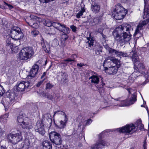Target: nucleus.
<instances>
[{
    "label": "nucleus",
    "mask_w": 149,
    "mask_h": 149,
    "mask_svg": "<svg viewBox=\"0 0 149 149\" xmlns=\"http://www.w3.org/2000/svg\"><path fill=\"white\" fill-rule=\"evenodd\" d=\"M131 29L130 25L123 24L116 29L113 35L115 39L120 42L125 43L128 42L131 39L132 35L129 31Z\"/></svg>",
    "instance_id": "obj_1"
},
{
    "label": "nucleus",
    "mask_w": 149,
    "mask_h": 149,
    "mask_svg": "<svg viewBox=\"0 0 149 149\" xmlns=\"http://www.w3.org/2000/svg\"><path fill=\"white\" fill-rule=\"evenodd\" d=\"M131 58L134 63L135 70L136 71H139L141 74L144 75L146 78H149V73L148 72L143 64L139 62L137 54L133 53Z\"/></svg>",
    "instance_id": "obj_2"
},
{
    "label": "nucleus",
    "mask_w": 149,
    "mask_h": 149,
    "mask_svg": "<svg viewBox=\"0 0 149 149\" xmlns=\"http://www.w3.org/2000/svg\"><path fill=\"white\" fill-rule=\"evenodd\" d=\"M127 90L129 94L133 93V94L131 95L128 100H123L120 98H118L115 99L117 104L116 105L119 107L126 106L133 104L136 100V96L135 94L134 93V92H133L132 89L130 88L128 89Z\"/></svg>",
    "instance_id": "obj_3"
},
{
    "label": "nucleus",
    "mask_w": 149,
    "mask_h": 149,
    "mask_svg": "<svg viewBox=\"0 0 149 149\" xmlns=\"http://www.w3.org/2000/svg\"><path fill=\"white\" fill-rule=\"evenodd\" d=\"M18 122L22 128L29 129L33 128V125L31 120L26 117L24 114L20 115L17 117Z\"/></svg>",
    "instance_id": "obj_4"
},
{
    "label": "nucleus",
    "mask_w": 149,
    "mask_h": 149,
    "mask_svg": "<svg viewBox=\"0 0 149 149\" xmlns=\"http://www.w3.org/2000/svg\"><path fill=\"white\" fill-rule=\"evenodd\" d=\"M127 10L120 4L116 6L115 10L112 12L113 16L116 20H120L124 18L127 14Z\"/></svg>",
    "instance_id": "obj_5"
},
{
    "label": "nucleus",
    "mask_w": 149,
    "mask_h": 149,
    "mask_svg": "<svg viewBox=\"0 0 149 149\" xmlns=\"http://www.w3.org/2000/svg\"><path fill=\"white\" fill-rule=\"evenodd\" d=\"M32 49L30 47L24 48L21 50L19 54V58L22 60H26L33 55Z\"/></svg>",
    "instance_id": "obj_6"
},
{
    "label": "nucleus",
    "mask_w": 149,
    "mask_h": 149,
    "mask_svg": "<svg viewBox=\"0 0 149 149\" xmlns=\"http://www.w3.org/2000/svg\"><path fill=\"white\" fill-rule=\"evenodd\" d=\"M105 131L102 132L99 136V139L96 143L92 145L90 147L91 149H100L107 146V143L103 140L102 138L106 135Z\"/></svg>",
    "instance_id": "obj_7"
},
{
    "label": "nucleus",
    "mask_w": 149,
    "mask_h": 149,
    "mask_svg": "<svg viewBox=\"0 0 149 149\" xmlns=\"http://www.w3.org/2000/svg\"><path fill=\"white\" fill-rule=\"evenodd\" d=\"M112 65H117L118 67H120V61L115 58L108 57L105 59L103 63L104 69L112 66Z\"/></svg>",
    "instance_id": "obj_8"
},
{
    "label": "nucleus",
    "mask_w": 149,
    "mask_h": 149,
    "mask_svg": "<svg viewBox=\"0 0 149 149\" xmlns=\"http://www.w3.org/2000/svg\"><path fill=\"white\" fill-rule=\"evenodd\" d=\"M144 19L147 18L145 20L140 23L137 26L135 32V34H136L139 33V30H141L142 27L144 25L147 24L149 22V9L144 7V14L143 15Z\"/></svg>",
    "instance_id": "obj_9"
},
{
    "label": "nucleus",
    "mask_w": 149,
    "mask_h": 149,
    "mask_svg": "<svg viewBox=\"0 0 149 149\" xmlns=\"http://www.w3.org/2000/svg\"><path fill=\"white\" fill-rule=\"evenodd\" d=\"M11 37L15 40H20L23 38V34L18 27H14L10 32Z\"/></svg>",
    "instance_id": "obj_10"
},
{
    "label": "nucleus",
    "mask_w": 149,
    "mask_h": 149,
    "mask_svg": "<svg viewBox=\"0 0 149 149\" xmlns=\"http://www.w3.org/2000/svg\"><path fill=\"white\" fill-rule=\"evenodd\" d=\"M49 136L51 141L56 145H60L62 142L61 135L56 132L53 131L50 132Z\"/></svg>",
    "instance_id": "obj_11"
},
{
    "label": "nucleus",
    "mask_w": 149,
    "mask_h": 149,
    "mask_svg": "<svg viewBox=\"0 0 149 149\" xmlns=\"http://www.w3.org/2000/svg\"><path fill=\"white\" fill-rule=\"evenodd\" d=\"M135 126L133 124L127 125L121 128L117 129V130L120 132L125 133H132L135 131Z\"/></svg>",
    "instance_id": "obj_12"
},
{
    "label": "nucleus",
    "mask_w": 149,
    "mask_h": 149,
    "mask_svg": "<svg viewBox=\"0 0 149 149\" xmlns=\"http://www.w3.org/2000/svg\"><path fill=\"white\" fill-rule=\"evenodd\" d=\"M29 85V83L28 81H22L18 82L17 84L14 87V89L18 91H23L27 88Z\"/></svg>",
    "instance_id": "obj_13"
},
{
    "label": "nucleus",
    "mask_w": 149,
    "mask_h": 149,
    "mask_svg": "<svg viewBox=\"0 0 149 149\" xmlns=\"http://www.w3.org/2000/svg\"><path fill=\"white\" fill-rule=\"evenodd\" d=\"M35 130L36 132L43 136L45 133L44 128V124L42 121H38L36 124Z\"/></svg>",
    "instance_id": "obj_14"
},
{
    "label": "nucleus",
    "mask_w": 149,
    "mask_h": 149,
    "mask_svg": "<svg viewBox=\"0 0 149 149\" xmlns=\"http://www.w3.org/2000/svg\"><path fill=\"white\" fill-rule=\"evenodd\" d=\"M52 24L54 27L59 31L64 33H66L65 31L67 33L68 32L69 29L66 27L64 25L57 22H53Z\"/></svg>",
    "instance_id": "obj_15"
},
{
    "label": "nucleus",
    "mask_w": 149,
    "mask_h": 149,
    "mask_svg": "<svg viewBox=\"0 0 149 149\" xmlns=\"http://www.w3.org/2000/svg\"><path fill=\"white\" fill-rule=\"evenodd\" d=\"M108 51L109 53L113 55H116L117 56L120 58L121 57H127L129 56V55L127 53L117 51L111 48L109 49Z\"/></svg>",
    "instance_id": "obj_16"
},
{
    "label": "nucleus",
    "mask_w": 149,
    "mask_h": 149,
    "mask_svg": "<svg viewBox=\"0 0 149 149\" xmlns=\"http://www.w3.org/2000/svg\"><path fill=\"white\" fill-rule=\"evenodd\" d=\"M117 66L115 65H112V66L105 69L104 70L109 74H114L117 72L118 68H119Z\"/></svg>",
    "instance_id": "obj_17"
},
{
    "label": "nucleus",
    "mask_w": 149,
    "mask_h": 149,
    "mask_svg": "<svg viewBox=\"0 0 149 149\" xmlns=\"http://www.w3.org/2000/svg\"><path fill=\"white\" fill-rule=\"evenodd\" d=\"M14 99L15 97H13V98H8L4 100H1V102L4 105L5 110L7 109L10 105V103H12V102L14 100Z\"/></svg>",
    "instance_id": "obj_18"
},
{
    "label": "nucleus",
    "mask_w": 149,
    "mask_h": 149,
    "mask_svg": "<svg viewBox=\"0 0 149 149\" xmlns=\"http://www.w3.org/2000/svg\"><path fill=\"white\" fill-rule=\"evenodd\" d=\"M41 43L44 50L46 52H48L50 50V45L49 43L46 41H44L43 39L42 40Z\"/></svg>",
    "instance_id": "obj_19"
},
{
    "label": "nucleus",
    "mask_w": 149,
    "mask_h": 149,
    "mask_svg": "<svg viewBox=\"0 0 149 149\" xmlns=\"http://www.w3.org/2000/svg\"><path fill=\"white\" fill-rule=\"evenodd\" d=\"M85 5L82 3L81 4L80 8L76 12V17L79 18L81 16L83 13L85 12V9L84 8Z\"/></svg>",
    "instance_id": "obj_20"
},
{
    "label": "nucleus",
    "mask_w": 149,
    "mask_h": 149,
    "mask_svg": "<svg viewBox=\"0 0 149 149\" xmlns=\"http://www.w3.org/2000/svg\"><path fill=\"white\" fill-rule=\"evenodd\" d=\"M39 69V66L36 64L33 66L30 72V74L32 77H34L37 73Z\"/></svg>",
    "instance_id": "obj_21"
},
{
    "label": "nucleus",
    "mask_w": 149,
    "mask_h": 149,
    "mask_svg": "<svg viewBox=\"0 0 149 149\" xmlns=\"http://www.w3.org/2000/svg\"><path fill=\"white\" fill-rule=\"evenodd\" d=\"M68 120L67 117L65 116V117L64 118V121L62 120L60 121L59 124L58 125H56V126L60 129H64L66 126Z\"/></svg>",
    "instance_id": "obj_22"
},
{
    "label": "nucleus",
    "mask_w": 149,
    "mask_h": 149,
    "mask_svg": "<svg viewBox=\"0 0 149 149\" xmlns=\"http://www.w3.org/2000/svg\"><path fill=\"white\" fill-rule=\"evenodd\" d=\"M15 144L22 140V136L20 132L19 131L18 133L15 134Z\"/></svg>",
    "instance_id": "obj_23"
},
{
    "label": "nucleus",
    "mask_w": 149,
    "mask_h": 149,
    "mask_svg": "<svg viewBox=\"0 0 149 149\" xmlns=\"http://www.w3.org/2000/svg\"><path fill=\"white\" fill-rule=\"evenodd\" d=\"M89 79L91 81V83L97 84L99 83L100 79L98 76L93 75L89 78Z\"/></svg>",
    "instance_id": "obj_24"
},
{
    "label": "nucleus",
    "mask_w": 149,
    "mask_h": 149,
    "mask_svg": "<svg viewBox=\"0 0 149 149\" xmlns=\"http://www.w3.org/2000/svg\"><path fill=\"white\" fill-rule=\"evenodd\" d=\"M15 134L10 133L7 135V139L8 141L12 143V144H15Z\"/></svg>",
    "instance_id": "obj_25"
},
{
    "label": "nucleus",
    "mask_w": 149,
    "mask_h": 149,
    "mask_svg": "<svg viewBox=\"0 0 149 149\" xmlns=\"http://www.w3.org/2000/svg\"><path fill=\"white\" fill-rule=\"evenodd\" d=\"M43 149H52L51 143L48 141H44L42 143Z\"/></svg>",
    "instance_id": "obj_26"
},
{
    "label": "nucleus",
    "mask_w": 149,
    "mask_h": 149,
    "mask_svg": "<svg viewBox=\"0 0 149 149\" xmlns=\"http://www.w3.org/2000/svg\"><path fill=\"white\" fill-rule=\"evenodd\" d=\"M91 9L92 11L95 13L98 12L100 10V6L96 4L92 5Z\"/></svg>",
    "instance_id": "obj_27"
},
{
    "label": "nucleus",
    "mask_w": 149,
    "mask_h": 149,
    "mask_svg": "<svg viewBox=\"0 0 149 149\" xmlns=\"http://www.w3.org/2000/svg\"><path fill=\"white\" fill-rule=\"evenodd\" d=\"M87 39L88 40V41L86 43H88V46L90 47L93 46V45L94 40L93 38L91 36V33H90L89 37H87Z\"/></svg>",
    "instance_id": "obj_28"
},
{
    "label": "nucleus",
    "mask_w": 149,
    "mask_h": 149,
    "mask_svg": "<svg viewBox=\"0 0 149 149\" xmlns=\"http://www.w3.org/2000/svg\"><path fill=\"white\" fill-rule=\"evenodd\" d=\"M14 44L11 42V39L8 38L6 40V47L7 49H9L13 47Z\"/></svg>",
    "instance_id": "obj_29"
},
{
    "label": "nucleus",
    "mask_w": 149,
    "mask_h": 149,
    "mask_svg": "<svg viewBox=\"0 0 149 149\" xmlns=\"http://www.w3.org/2000/svg\"><path fill=\"white\" fill-rule=\"evenodd\" d=\"M22 145H23L22 147L23 148H24L25 149H27L30 146V143L28 139H26L22 142Z\"/></svg>",
    "instance_id": "obj_30"
},
{
    "label": "nucleus",
    "mask_w": 149,
    "mask_h": 149,
    "mask_svg": "<svg viewBox=\"0 0 149 149\" xmlns=\"http://www.w3.org/2000/svg\"><path fill=\"white\" fill-rule=\"evenodd\" d=\"M30 17L33 21L36 22V23H40V22H41L42 21V19L41 18L38 17L36 16L31 15L30 16Z\"/></svg>",
    "instance_id": "obj_31"
},
{
    "label": "nucleus",
    "mask_w": 149,
    "mask_h": 149,
    "mask_svg": "<svg viewBox=\"0 0 149 149\" xmlns=\"http://www.w3.org/2000/svg\"><path fill=\"white\" fill-rule=\"evenodd\" d=\"M136 126L138 128H139L141 130H143V125L142 124L141 122V120H138L135 123Z\"/></svg>",
    "instance_id": "obj_32"
},
{
    "label": "nucleus",
    "mask_w": 149,
    "mask_h": 149,
    "mask_svg": "<svg viewBox=\"0 0 149 149\" xmlns=\"http://www.w3.org/2000/svg\"><path fill=\"white\" fill-rule=\"evenodd\" d=\"M8 116V113H6L2 116H0V119L4 123H6Z\"/></svg>",
    "instance_id": "obj_33"
},
{
    "label": "nucleus",
    "mask_w": 149,
    "mask_h": 149,
    "mask_svg": "<svg viewBox=\"0 0 149 149\" xmlns=\"http://www.w3.org/2000/svg\"><path fill=\"white\" fill-rule=\"evenodd\" d=\"M43 24L46 26L50 27L52 26H53V22H52L50 20L47 19L45 20Z\"/></svg>",
    "instance_id": "obj_34"
},
{
    "label": "nucleus",
    "mask_w": 149,
    "mask_h": 149,
    "mask_svg": "<svg viewBox=\"0 0 149 149\" xmlns=\"http://www.w3.org/2000/svg\"><path fill=\"white\" fill-rule=\"evenodd\" d=\"M11 49L12 53H14L17 52L18 50V47L17 46H16L15 45H13V47L12 48H10L9 49Z\"/></svg>",
    "instance_id": "obj_35"
},
{
    "label": "nucleus",
    "mask_w": 149,
    "mask_h": 149,
    "mask_svg": "<svg viewBox=\"0 0 149 149\" xmlns=\"http://www.w3.org/2000/svg\"><path fill=\"white\" fill-rule=\"evenodd\" d=\"M60 114L61 115H63L64 116V118L65 117V116L67 117L65 113V112L60 111H55L54 112V116L56 114Z\"/></svg>",
    "instance_id": "obj_36"
},
{
    "label": "nucleus",
    "mask_w": 149,
    "mask_h": 149,
    "mask_svg": "<svg viewBox=\"0 0 149 149\" xmlns=\"http://www.w3.org/2000/svg\"><path fill=\"white\" fill-rule=\"evenodd\" d=\"M39 33L38 31L36 29H34L31 32V34L34 36H36Z\"/></svg>",
    "instance_id": "obj_37"
},
{
    "label": "nucleus",
    "mask_w": 149,
    "mask_h": 149,
    "mask_svg": "<svg viewBox=\"0 0 149 149\" xmlns=\"http://www.w3.org/2000/svg\"><path fill=\"white\" fill-rule=\"evenodd\" d=\"M58 45V40H54L52 42V46L54 47H55L57 46Z\"/></svg>",
    "instance_id": "obj_38"
},
{
    "label": "nucleus",
    "mask_w": 149,
    "mask_h": 149,
    "mask_svg": "<svg viewBox=\"0 0 149 149\" xmlns=\"http://www.w3.org/2000/svg\"><path fill=\"white\" fill-rule=\"evenodd\" d=\"M54 86V85L51 84L50 83H48L46 84V89H50Z\"/></svg>",
    "instance_id": "obj_39"
},
{
    "label": "nucleus",
    "mask_w": 149,
    "mask_h": 149,
    "mask_svg": "<svg viewBox=\"0 0 149 149\" xmlns=\"http://www.w3.org/2000/svg\"><path fill=\"white\" fill-rule=\"evenodd\" d=\"M5 93L3 87L0 85V96H2Z\"/></svg>",
    "instance_id": "obj_40"
},
{
    "label": "nucleus",
    "mask_w": 149,
    "mask_h": 149,
    "mask_svg": "<svg viewBox=\"0 0 149 149\" xmlns=\"http://www.w3.org/2000/svg\"><path fill=\"white\" fill-rule=\"evenodd\" d=\"M63 77L61 79V81L63 82H67L68 81V77L65 74H64L63 75Z\"/></svg>",
    "instance_id": "obj_41"
},
{
    "label": "nucleus",
    "mask_w": 149,
    "mask_h": 149,
    "mask_svg": "<svg viewBox=\"0 0 149 149\" xmlns=\"http://www.w3.org/2000/svg\"><path fill=\"white\" fill-rule=\"evenodd\" d=\"M45 97L50 100H52L53 99V95L51 94L47 93Z\"/></svg>",
    "instance_id": "obj_42"
},
{
    "label": "nucleus",
    "mask_w": 149,
    "mask_h": 149,
    "mask_svg": "<svg viewBox=\"0 0 149 149\" xmlns=\"http://www.w3.org/2000/svg\"><path fill=\"white\" fill-rule=\"evenodd\" d=\"M74 61V60H72L70 58H68L64 60V61H67L68 62V63H70V64H72V62Z\"/></svg>",
    "instance_id": "obj_43"
},
{
    "label": "nucleus",
    "mask_w": 149,
    "mask_h": 149,
    "mask_svg": "<svg viewBox=\"0 0 149 149\" xmlns=\"http://www.w3.org/2000/svg\"><path fill=\"white\" fill-rule=\"evenodd\" d=\"M70 28L73 32H76L77 30V28L75 26L73 25H72L70 26Z\"/></svg>",
    "instance_id": "obj_44"
},
{
    "label": "nucleus",
    "mask_w": 149,
    "mask_h": 149,
    "mask_svg": "<svg viewBox=\"0 0 149 149\" xmlns=\"http://www.w3.org/2000/svg\"><path fill=\"white\" fill-rule=\"evenodd\" d=\"M86 125H90L92 122V120L91 119H88L87 121H85Z\"/></svg>",
    "instance_id": "obj_45"
},
{
    "label": "nucleus",
    "mask_w": 149,
    "mask_h": 149,
    "mask_svg": "<svg viewBox=\"0 0 149 149\" xmlns=\"http://www.w3.org/2000/svg\"><path fill=\"white\" fill-rule=\"evenodd\" d=\"M32 27L36 29L38 27L39 24L38 23H34L31 25Z\"/></svg>",
    "instance_id": "obj_46"
},
{
    "label": "nucleus",
    "mask_w": 149,
    "mask_h": 149,
    "mask_svg": "<svg viewBox=\"0 0 149 149\" xmlns=\"http://www.w3.org/2000/svg\"><path fill=\"white\" fill-rule=\"evenodd\" d=\"M85 122V121L84 120H82L81 122L80 123L79 125V127H80L81 126H84L85 125V123H84Z\"/></svg>",
    "instance_id": "obj_47"
},
{
    "label": "nucleus",
    "mask_w": 149,
    "mask_h": 149,
    "mask_svg": "<svg viewBox=\"0 0 149 149\" xmlns=\"http://www.w3.org/2000/svg\"><path fill=\"white\" fill-rule=\"evenodd\" d=\"M45 80V78H44L42 80L39 82L36 85L37 87L40 86L41 85L43 81Z\"/></svg>",
    "instance_id": "obj_48"
},
{
    "label": "nucleus",
    "mask_w": 149,
    "mask_h": 149,
    "mask_svg": "<svg viewBox=\"0 0 149 149\" xmlns=\"http://www.w3.org/2000/svg\"><path fill=\"white\" fill-rule=\"evenodd\" d=\"M4 4H6V5H7L8 6V7L9 9H12L13 8V7L12 5H11L10 4H8L7 3H6L5 2H4Z\"/></svg>",
    "instance_id": "obj_49"
},
{
    "label": "nucleus",
    "mask_w": 149,
    "mask_h": 149,
    "mask_svg": "<svg viewBox=\"0 0 149 149\" xmlns=\"http://www.w3.org/2000/svg\"><path fill=\"white\" fill-rule=\"evenodd\" d=\"M104 47L107 50H108V51L109 50V49H110V48H109L108 45L107 44L106 45H104Z\"/></svg>",
    "instance_id": "obj_50"
},
{
    "label": "nucleus",
    "mask_w": 149,
    "mask_h": 149,
    "mask_svg": "<svg viewBox=\"0 0 149 149\" xmlns=\"http://www.w3.org/2000/svg\"><path fill=\"white\" fill-rule=\"evenodd\" d=\"M143 149H147V146L146 142H145L143 146Z\"/></svg>",
    "instance_id": "obj_51"
},
{
    "label": "nucleus",
    "mask_w": 149,
    "mask_h": 149,
    "mask_svg": "<svg viewBox=\"0 0 149 149\" xmlns=\"http://www.w3.org/2000/svg\"><path fill=\"white\" fill-rule=\"evenodd\" d=\"M84 65V64L82 63H78L77 64V66L79 67L80 68L82 67Z\"/></svg>",
    "instance_id": "obj_52"
},
{
    "label": "nucleus",
    "mask_w": 149,
    "mask_h": 149,
    "mask_svg": "<svg viewBox=\"0 0 149 149\" xmlns=\"http://www.w3.org/2000/svg\"><path fill=\"white\" fill-rule=\"evenodd\" d=\"M103 30V29L102 28H99L97 30V32L100 33H102V32Z\"/></svg>",
    "instance_id": "obj_53"
},
{
    "label": "nucleus",
    "mask_w": 149,
    "mask_h": 149,
    "mask_svg": "<svg viewBox=\"0 0 149 149\" xmlns=\"http://www.w3.org/2000/svg\"><path fill=\"white\" fill-rule=\"evenodd\" d=\"M46 72H44L43 74L41 77V79H42L45 75Z\"/></svg>",
    "instance_id": "obj_54"
},
{
    "label": "nucleus",
    "mask_w": 149,
    "mask_h": 149,
    "mask_svg": "<svg viewBox=\"0 0 149 149\" xmlns=\"http://www.w3.org/2000/svg\"><path fill=\"white\" fill-rule=\"evenodd\" d=\"M146 110H147V111H148V116H149V122H148V129L149 130V111L148 109V108H146Z\"/></svg>",
    "instance_id": "obj_55"
},
{
    "label": "nucleus",
    "mask_w": 149,
    "mask_h": 149,
    "mask_svg": "<svg viewBox=\"0 0 149 149\" xmlns=\"http://www.w3.org/2000/svg\"><path fill=\"white\" fill-rule=\"evenodd\" d=\"M100 51H95V54H96V55H97L99 54H100Z\"/></svg>",
    "instance_id": "obj_56"
},
{
    "label": "nucleus",
    "mask_w": 149,
    "mask_h": 149,
    "mask_svg": "<svg viewBox=\"0 0 149 149\" xmlns=\"http://www.w3.org/2000/svg\"><path fill=\"white\" fill-rule=\"evenodd\" d=\"M55 33V31H54L52 33H49V34H54Z\"/></svg>",
    "instance_id": "obj_57"
},
{
    "label": "nucleus",
    "mask_w": 149,
    "mask_h": 149,
    "mask_svg": "<svg viewBox=\"0 0 149 149\" xmlns=\"http://www.w3.org/2000/svg\"><path fill=\"white\" fill-rule=\"evenodd\" d=\"M1 149H6V148L5 147L1 146Z\"/></svg>",
    "instance_id": "obj_58"
},
{
    "label": "nucleus",
    "mask_w": 149,
    "mask_h": 149,
    "mask_svg": "<svg viewBox=\"0 0 149 149\" xmlns=\"http://www.w3.org/2000/svg\"><path fill=\"white\" fill-rule=\"evenodd\" d=\"M107 100H108V98H106V99H105V101H106L104 102L105 103H107Z\"/></svg>",
    "instance_id": "obj_59"
},
{
    "label": "nucleus",
    "mask_w": 149,
    "mask_h": 149,
    "mask_svg": "<svg viewBox=\"0 0 149 149\" xmlns=\"http://www.w3.org/2000/svg\"><path fill=\"white\" fill-rule=\"evenodd\" d=\"M38 62L39 63H40L41 62V61H40V60H39L38 61Z\"/></svg>",
    "instance_id": "obj_60"
},
{
    "label": "nucleus",
    "mask_w": 149,
    "mask_h": 149,
    "mask_svg": "<svg viewBox=\"0 0 149 149\" xmlns=\"http://www.w3.org/2000/svg\"><path fill=\"white\" fill-rule=\"evenodd\" d=\"M95 19H94L93 21H94V22H95V23H97V22H95Z\"/></svg>",
    "instance_id": "obj_61"
},
{
    "label": "nucleus",
    "mask_w": 149,
    "mask_h": 149,
    "mask_svg": "<svg viewBox=\"0 0 149 149\" xmlns=\"http://www.w3.org/2000/svg\"><path fill=\"white\" fill-rule=\"evenodd\" d=\"M67 37H65V40L67 39Z\"/></svg>",
    "instance_id": "obj_62"
},
{
    "label": "nucleus",
    "mask_w": 149,
    "mask_h": 149,
    "mask_svg": "<svg viewBox=\"0 0 149 149\" xmlns=\"http://www.w3.org/2000/svg\"><path fill=\"white\" fill-rule=\"evenodd\" d=\"M102 36L103 37V38H104V36L105 37V36H104L103 35H102Z\"/></svg>",
    "instance_id": "obj_63"
},
{
    "label": "nucleus",
    "mask_w": 149,
    "mask_h": 149,
    "mask_svg": "<svg viewBox=\"0 0 149 149\" xmlns=\"http://www.w3.org/2000/svg\"><path fill=\"white\" fill-rule=\"evenodd\" d=\"M130 149H134V148H132Z\"/></svg>",
    "instance_id": "obj_64"
}]
</instances>
